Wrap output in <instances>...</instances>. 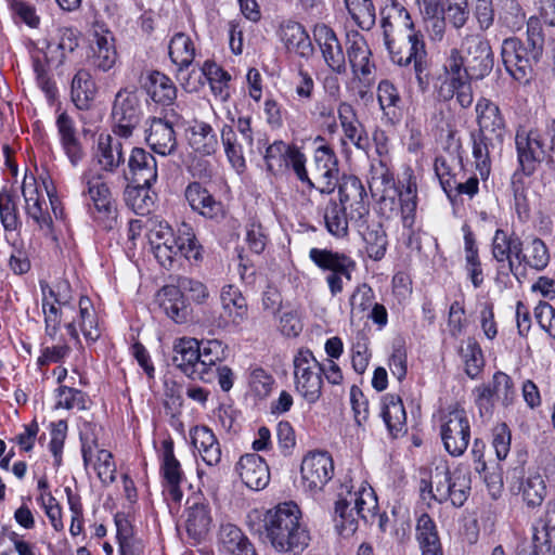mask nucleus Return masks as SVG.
Listing matches in <instances>:
<instances>
[{
	"label": "nucleus",
	"instance_id": "obj_2",
	"mask_svg": "<svg viewBox=\"0 0 555 555\" xmlns=\"http://www.w3.org/2000/svg\"><path fill=\"white\" fill-rule=\"evenodd\" d=\"M300 509L294 502H285L266 511L262 533L280 553H299L308 546L309 533L300 524Z\"/></svg>",
	"mask_w": 555,
	"mask_h": 555
},
{
	"label": "nucleus",
	"instance_id": "obj_3",
	"mask_svg": "<svg viewBox=\"0 0 555 555\" xmlns=\"http://www.w3.org/2000/svg\"><path fill=\"white\" fill-rule=\"evenodd\" d=\"M25 201V212L34 221L38 230L47 237L55 238L53 219L63 217V208L52 183L42 181L39 184L33 175H25L22 183Z\"/></svg>",
	"mask_w": 555,
	"mask_h": 555
},
{
	"label": "nucleus",
	"instance_id": "obj_42",
	"mask_svg": "<svg viewBox=\"0 0 555 555\" xmlns=\"http://www.w3.org/2000/svg\"><path fill=\"white\" fill-rule=\"evenodd\" d=\"M546 481L544 475L539 470H530L520 482L519 493L524 503L529 508L540 506L546 496Z\"/></svg>",
	"mask_w": 555,
	"mask_h": 555
},
{
	"label": "nucleus",
	"instance_id": "obj_19",
	"mask_svg": "<svg viewBox=\"0 0 555 555\" xmlns=\"http://www.w3.org/2000/svg\"><path fill=\"white\" fill-rule=\"evenodd\" d=\"M515 144L521 171L526 176L532 175L545 156L541 142L539 143L531 128L520 127L516 132Z\"/></svg>",
	"mask_w": 555,
	"mask_h": 555
},
{
	"label": "nucleus",
	"instance_id": "obj_62",
	"mask_svg": "<svg viewBox=\"0 0 555 555\" xmlns=\"http://www.w3.org/2000/svg\"><path fill=\"white\" fill-rule=\"evenodd\" d=\"M83 179L87 182V193L94 208L100 212H111L113 208L112 195L106 184L99 177L89 179L85 176Z\"/></svg>",
	"mask_w": 555,
	"mask_h": 555
},
{
	"label": "nucleus",
	"instance_id": "obj_7",
	"mask_svg": "<svg viewBox=\"0 0 555 555\" xmlns=\"http://www.w3.org/2000/svg\"><path fill=\"white\" fill-rule=\"evenodd\" d=\"M338 162L334 151L327 144L319 145L309 169L308 186L323 194H331L338 183Z\"/></svg>",
	"mask_w": 555,
	"mask_h": 555
},
{
	"label": "nucleus",
	"instance_id": "obj_18",
	"mask_svg": "<svg viewBox=\"0 0 555 555\" xmlns=\"http://www.w3.org/2000/svg\"><path fill=\"white\" fill-rule=\"evenodd\" d=\"M91 63L101 72H108L117 62L115 39L111 30L102 25L93 27L91 40Z\"/></svg>",
	"mask_w": 555,
	"mask_h": 555
},
{
	"label": "nucleus",
	"instance_id": "obj_16",
	"mask_svg": "<svg viewBox=\"0 0 555 555\" xmlns=\"http://www.w3.org/2000/svg\"><path fill=\"white\" fill-rule=\"evenodd\" d=\"M384 41L392 62L400 66L411 64L416 55L426 54L422 35L415 28Z\"/></svg>",
	"mask_w": 555,
	"mask_h": 555
},
{
	"label": "nucleus",
	"instance_id": "obj_4",
	"mask_svg": "<svg viewBox=\"0 0 555 555\" xmlns=\"http://www.w3.org/2000/svg\"><path fill=\"white\" fill-rule=\"evenodd\" d=\"M295 390L309 404L322 396V365L311 350L301 348L293 359Z\"/></svg>",
	"mask_w": 555,
	"mask_h": 555
},
{
	"label": "nucleus",
	"instance_id": "obj_57",
	"mask_svg": "<svg viewBox=\"0 0 555 555\" xmlns=\"http://www.w3.org/2000/svg\"><path fill=\"white\" fill-rule=\"evenodd\" d=\"M348 211L339 204L331 201L324 211V222L327 231L336 237H345L348 234Z\"/></svg>",
	"mask_w": 555,
	"mask_h": 555
},
{
	"label": "nucleus",
	"instance_id": "obj_56",
	"mask_svg": "<svg viewBox=\"0 0 555 555\" xmlns=\"http://www.w3.org/2000/svg\"><path fill=\"white\" fill-rule=\"evenodd\" d=\"M348 13L356 24L364 30L375 25L376 13L372 0H344Z\"/></svg>",
	"mask_w": 555,
	"mask_h": 555
},
{
	"label": "nucleus",
	"instance_id": "obj_61",
	"mask_svg": "<svg viewBox=\"0 0 555 555\" xmlns=\"http://www.w3.org/2000/svg\"><path fill=\"white\" fill-rule=\"evenodd\" d=\"M44 346L42 347L41 354L38 358L39 365H48L50 363H57L68 357L70 347L67 345L63 334L59 331L56 340H52L47 336Z\"/></svg>",
	"mask_w": 555,
	"mask_h": 555
},
{
	"label": "nucleus",
	"instance_id": "obj_38",
	"mask_svg": "<svg viewBox=\"0 0 555 555\" xmlns=\"http://www.w3.org/2000/svg\"><path fill=\"white\" fill-rule=\"evenodd\" d=\"M382 417L393 438L406 433V413L400 397L391 393L384 396Z\"/></svg>",
	"mask_w": 555,
	"mask_h": 555
},
{
	"label": "nucleus",
	"instance_id": "obj_52",
	"mask_svg": "<svg viewBox=\"0 0 555 555\" xmlns=\"http://www.w3.org/2000/svg\"><path fill=\"white\" fill-rule=\"evenodd\" d=\"M525 262L535 270H543L550 262V253L545 243L535 236L526 241L519 263Z\"/></svg>",
	"mask_w": 555,
	"mask_h": 555
},
{
	"label": "nucleus",
	"instance_id": "obj_50",
	"mask_svg": "<svg viewBox=\"0 0 555 555\" xmlns=\"http://www.w3.org/2000/svg\"><path fill=\"white\" fill-rule=\"evenodd\" d=\"M337 495L338 500L335 503L336 530L343 538H349L357 531L358 520L350 506V501L348 498H344V491H339Z\"/></svg>",
	"mask_w": 555,
	"mask_h": 555
},
{
	"label": "nucleus",
	"instance_id": "obj_63",
	"mask_svg": "<svg viewBox=\"0 0 555 555\" xmlns=\"http://www.w3.org/2000/svg\"><path fill=\"white\" fill-rule=\"evenodd\" d=\"M176 235V257L178 255L183 256L186 259H194L197 260L201 256L199 253V246L196 243L195 234L193 232V229L186 224L182 223L177 232Z\"/></svg>",
	"mask_w": 555,
	"mask_h": 555
},
{
	"label": "nucleus",
	"instance_id": "obj_8",
	"mask_svg": "<svg viewBox=\"0 0 555 555\" xmlns=\"http://www.w3.org/2000/svg\"><path fill=\"white\" fill-rule=\"evenodd\" d=\"M461 52L465 55L470 79H482L493 68V53L489 41L479 34H468L462 39Z\"/></svg>",
	"mask_w": 555,
	"mask_h": 555
},
{
	"label": "nucleus",
	"instance_id": "obj_45",
	"mask_svg": "<svg viewBox=\"0 0 555 555\" xmlns=\"http://www.w3.org/2000/svg\"><path fill=\"white\" fill-rule=\"evenodd\" d=\"M144 87L151 98L160 104L169 105L177 98V88L172 80L159 72L147 75Z\"/></svg>",
	"mask_w": 555,
	"mask_h": 555
},
{
	"label": "nucleus",
	"instance_id": "obj_15",
	"mask_svg": "<svg viewBox=\"0 0 555 555\" xmlns=\"http://www.w3.org/2000/svg\"><path fill=\"white\" fill-rule=\"evenodd\" d=\"M314 39L320 48L323 60L335 74H345L347 70L343 47L332 28L325 24H318L313 29Z\"/></svg>",
	"mask_w": 555,
	"mask_h": 555
},
{
	"label": "nucleus",
	"instance_id": "obj_24",
	"mask_svg": "<svg viewBox=\"0 0 555 555\" xmlns=\"http://www.w3.org/2000/svg\"><path fill=\"white\" fill-rule=\"evenodd\" d=\"M384 40L414 29V23L406 9L397 0H387L380 9Z\"/></svg>",
	"mask_w": 555,
	"mask_h": 555
},
{
	"label": "nucleus",
	"instance_id": "obj_48",
	"mask_svg": "<svg viewBox=\"0 0 555 555\" xmlns=\"http://www.w3.org/2000/svg\"><path fill=\"white\" fill-rule=\"evenodd\" d=\"M169 56L179 72L189 67L195 57L192 39L183 33L176 34L169 42Z\"/></svg>",
	"mask_w": 555,
	"mask_h": 555
},
{
	"label": "nucleus",
	"instance_id": "obj_47",
	"mask_svg": "<svg viewBox=\"0 0 555 555\" xmlns=\"http://www.w3.org/2000/svg\"><path fill=\"white\" fill-rule=\"evenodd\" d=\"M70 94L78 108L89 107L96 94V87L89 72L80 69L76 73L72 81Z\"/></svg>",
	"mask_w": 555,
	"mask_h": 555
},
{
	"label": "nucleus",
	"instance_id": "obj_51",
	"mask_svg": "<svg viewBox=\"0 0 555 555\" xmlns=\"http://www.w3.org/2000/svg\"><path fill=\"white\" fill-rule=\"evenodd\" d=\"M189 143L194 151L204 155L215 153L218 146L216 134L211 126L206 122H196L191 128Z\"/></svg>",
	"mask_w": 555,
	"mask_h": 555
},
{
	"label": "nucleus",
	"instance_id": "obj_58",
	"mask_svg": "<svg viewBox=\"0 0 555 555\" xmlns=\"http://www.w3.org/2000/svg\"><path fill=\"white\" fill-rule=\"evenodd\" d=\"M533 540L555 553V501L547 504L544 519L534 528Z\"/></svg>",
	"mask_w": 555,
	"mask_h": 555
},
{
	"label": "nucleus",
	"instance_id": "obj_32",
	"mask_svg": "<svg viewBox=\"0 0 555 555\" xmlns=\"http://www.w3.org/2000/svg\"><path fill=\"white\" fill-rule=\"evenodd\" d=\"M353 486L347 477L340 486L344 491V498H348L350 506L363 519L373 517L377 511L378 503L374 490L367 485H361L356 492H352Z\"/></svg>",
	"mask_w": 555,
	"mask_h": 555
},
{
	"label": "nucleus",
	"instance_id": "obj_35",
	"mask_svg": "<svg viewBox=\"0 0 555 555\" xmlns=\"http://www.w3.org/2000/svg\"><path fill=\"white\" fill-rule=\"evenodd\" d=\"M128 168L132 181L137 184L152 185L157 180V162L151 153L143 149L135 147L132 150Z\"/></svg>",
	"mask_w": 555,
	"mask_h": 555
},
{
	"label": "nucleus",
	"instance_id": "obj_5",
	"mask_svg": "<svg viewBox=\"0 0 555 555\" xmlns=\"http://www.w3.org/2000/svg\"><path fill=\"white\" fill-rule=\"evenodd\" d=\"M470 492V476L466 469L457 467L453 472L436 468L430 480V493L439 502L450 501L453 506H462Z\"/></svg>",
	"mask_w": 555,
	"mask_h": 555
},
{
	"label": "nucleus",
	"instance_id": "obj_21",
	"mask_svg": "<svg viewBox=\"0 0 555 555\" xmlns=\"http://www.w3.org/2000/svg\"><path fill=\"white\" fill-rule=\"evenodd\" d=\"M236 472L244 485L255 491L264 489L270 481L269 466L255 453L241 456L236 463Z\"/></svg>",
	"mask_w": 555,
	"mask_h": 555
},
{
	"label": "nucleus",
	"instance_id": "obj_13",
	"mask_svg": "<svg viewBox=\"0 0 555 555\" xmlns=\"http://www.w3.org/2000/svg\"><path fill=\"white\" fill-rule=\"evenodd\" d=\"M221 312L217 324L219 327H237L248 317V305L238 287L228 284L220 291L219 296Z\"/></svg>",
	"mask_w": 555,
	"mask_h": 555
},
{
	"label": "nucleus",
	"instance_id": "obj_28",
	"mask_svg": "<svg viewBox=\"0 0 555 555\" xmlns=\"http://www.w3.org/2000/svg\"><path fill=\"white\" fill-rule=\"evenodd\" d=\"M337 114L345 139L358 150L365 151L369 147V137L353 106L348 102H340Z\"/></svg>",
	"mask_w": 555,
	"mask_h": 555
},
{
	"label": "nucleus",
	"instance_id": "obj_1",
	"mask_svg": "<svg viewBox=\"0 0 555 555\" xmlns=\"http://www.w3.org/2000/svg\"><path fill=\"white\" fill-rule=\"evenodd\" d=\"M40 288L47 336L56 340L57 332L63 326L74 340L78 339V328L87 340L95 341L100 337L98 317L91 300L80 297L76 307L67 280H59L52 285L40 282Z\"/></svg>",
	"mask_w": 555,
	"mask_h": 555
},
{
	"label": "nucleus",
	"instance_id": "obj_33",
	"mask_svg": "<svg viewBox=\"0 0 555 555\" xmlns=\"http://www.w3.org/2000/svg\"><path fill=\"white\" fill-rule=\"evenodd\" d=\"M191 443L202 460L209 466H216L221 461V448L212 430L207 426H195L190 430Z\"/></svg>",
	"mask_w": 555,
	"mask_h": 555
},
{
	"label": "nucleus",
	"instance_id": "obj_30",
	"mask_svg": "<svg viewBox=\"0 0 555 555\" xmlns=\"http://www.w3.org/2000/svg\"><path fill=\"white\" fill-rule=\"evenodd\" d=\"M309 258L321 270L344 274L347 281L351 280V273L356 269V262L350 257L330 249L311 248Z\"/></svg>",
	"mask_w": 555,
	"mask_h": 555
},
{
	"label": "nucleus",
	"instance_id": "obj_14",
	"mask_svg": "<svg viewBox=\"0 0 555 555\" xmlns=\"http://www.w3.org/2000/svg\"><path fill=\"white\" fill-rule=\"evenodd\" d=\"M347 55L354 77L364 87H370L374 82L375 65L371 61L372 53L366 40L359 33L348 35Z\"/></svg>",
	"mask_w": 555,
	"mask_h": 555
},
{
	"label": "nucleus",
	"instance_id": "obj_41",
	"mask_svg": "<svg viewBox=\"0 0 555 555\" xmlns=\"http://www.w3.org/2000/svg\"><path fill=\"white\" fill-rule=\"evenodd\" d=\"M78 46V33L72 28H62L57 33L56 41L48 47L49 59L56 65H62L73 60Z\"/></svg>",
	"mask_w": 555,
	"mask_h": 555
},
{
	"label": "nucleus",
	"instance_id": "obj_44",
	"mask_svg": "<svg viewBox=\"0 0 555 555\" xmlns=\"http://www.w3.org/2000/svg\"><path fill=\"white\" fill-rule=\"evenodd\" d=\"M222 548L232 555H256V552L242 530L232 524L222 525L219 531Z\"/></svg>",
	"mask_w": 555,
	"mask_h": 555
},
{
	"label": "nucleus",
	"instance_id": "obj_17",
	"mask_svg": "<svg viewBox=\"0 0 555 555\" xmlns=\"http://www.w3.org/2000/svg\"><path fill=\"white\" fill-rule=\"evenodd\" d=\"M212 518L209 503L201 495H194L186 501L185 529L190 538L198 542L209 532Z\"/></svg>",
	"mask_w": 555,
	"mask_h": 555
},
{
	"label": "nucleus",
	"instance_id": "obj_31",
	"mask_svg": "<svg viewBox=\"0 0 555 555\" xmlns=\"http://www.w3.org/2000/svg\"><path fill=\"white\" fill-rule=\"evenodd\" d=\"M491 251L498 262H506L509 271H513V258L520 261L522 242L515 233L498 229L492 238Z\"/></svg>",
	"mask_w": 555,
	"mask_h": 555
},
{
	"label": "nucleus",
	"instance_id": "obj_40",
	"mask_svg": "<svg viewBox=\"0 0 555 555\" xmlns=\"http://www.w3.org/2000/svg\"><path fill=\"white\" fill-rule=\"evenodd\" d=\"M56 127L62 146L70 163L76 166L82 159L83 153L77 139L75 124L66 113H61L56 118Z\"/></svg>",
	"mask_w": 555,
	"mask_h": 555
},
{
	"label": "nucleus",
	"instance_id": "obj_26",
	"mask_svg": "<svg viewBox=\"0 0 555 555\" xmlns=\"http://www.w3.org/2000/svg\"><path fill=\"white\" fill-rule=\"evenodd\" d=\"M155 300L162 311L173 322L182 324L189 319L190 305L177 284L162 287L156 293Z\"/></svg>",
	"mask_w": 555,
	"mask_h": 555
},
{
	"label": "nucleus",
	"instance_id": "obj_10",
	"mask_svg": "<svg viewBox=\"0 0 555 555\" xmlns=\"http://www.w3.org/2000/svg\"><path fill=\"white\" fill-rule=\"evenodd\" d=\"M301 485L305 490L317 493L333 478L334 462L327 452H311L302 460Z\"/></svg>",
	"mask_w": 555,
	"mask_h": 555
},
{
	"label": "nucleus",
	"instance_id": "obj_43",
	"mask_svg": "<svg viewBox=\"0 0 555 555\" xmlns=\"http://www.w3.org/2000/svg\"><path fill=\"white\" fill-rule=\"evenodd\" d=\"M416 539L422 555H443L436 525L427 514L417 518Z\"/></svg>",
	"mask_w": 555,
	"mask_h": 555
},
{
	"label": "nucleus",
	"instance_id": "obj_22",
	"mask_svg": "<svg viewBox=\"0 0 555 555\" xmlns=\"http://www.w3.org/2000/svg\"><path fill=\"white\" fill-rule=\"evenodd\" d=\"M162 465L160 470L166 482L168 493L172 501L179 502L182 499L180 485L184 480L181 464L173 453V441L166 439L162 442Z\"/></svg>",
	"mask_w": 555,
	"mask_h": 555
},
{
	"label": "nucleus",
	"instance_id": "obj_23",
	"mask_svg": "<svg viewBox=\"0 0 555 555\" xmlns=\"http://www.w3.org/2000/svg\"><path fill=\"white\" fill-rule=\"evenodd\" d=\"M479 133L489 140L502 143L505 135V122L499 107L487 99H481L476 105Z\"/></svg>",
	"mask_w": 555,
	"mask_h": 555
},
{
	"label": "nucleus",
	"instance_id": "obj_64",
	"mask_svg": "<svg viewBox=\"0 0 555 555\" xmlns=\"http://www.w3.org/2000/svg\"><path fill=\"white\" fill-rule=\"evenodd\" d=\"M177 286L184 296L197 305H204L210 298V293L207 285L193 278L181 276L177 280Z\"/></svg>",
	"mask_w": 555,
	"mask_h": 555
},
{
	"label": "nucleus",
	"instance_id": "obj_54",
	"mask_svg": "<svg viewBox=\"0 0 555 555\" xmlns=\"http://www.w3.org/2000/svg\"><path fill=\"white\" fill-rule=\"evenodd\" d=\"M369 257L375 261L380 260L387 250V234L379 223L367 225L361 232Z\"/></svg>",
	"mask_w": 555,
	"mask_h": 555
},
{
	"label": "nucleus",
	"instance_id": "obj_11",
	"mask_svg": "<svg viewBox=\"0 0 555 555\" xmlns=\"http://www.w3.org/2000/svg\"><path fill=\"white\" fill-rule=\"evenodd\" d=\"M114 132L129 138L140 120V104L134 91L121 89L115 96L112 108Z\"/></svg>",
	"mask_w": 555,
	"mask_h": 555
},
{
	"label": "nucleus",
	"instance_id": "obj_9",
	"mask_svg": "<svg viewBox=\"0 0 555 555\" xmlns=\"http://www.w3.org/2000/svg\"><path fill=\"white\" fill-rule=\"evenodd\" d=\"M339 206L348 211L351 222L361 228L370 214L367 195L362 182L353 176L344 177L338 185Z\"/></svg>",
	"mask_w": 555,
	"mask_h": 555
},
{
	"label": "nucleus",
	"instance_id": "obj_25",
	"mask_svg": "<svg viewBox=\"0 0 555 555\" xmlns=\"http://www.w3.org/2000/svg\"><path fill=\"white\" fill-rule=\"evenodd\" d=\"M185 198L192 210L205 218L220 220L225 216L222 203L217 201L212 194L198 182H193L188 185Z\"/></svg>",
	"mask_w": 555,
	"mask_h": 555
},
{
	"label": "nucleus",
	"instance_id": "obj_36",
	"mask_svg": "<svg viewBox=\"0 0 555 555\" xmlns=\"http://www.w3.org/2000/svg\"><path fill=\"white\" fill-rule=\"evenodd\" d=\"M221 142L231 166L242 172L246 167L245 156L253 151V144H245L244 139L237 134L230 125L221 128Z\"/></svg>",
	"mask_w": 555,
	"mask_h": 555
},
{
	"label": "nucleus",
	"instance_id": "obj_59",
	"mask_svg": "<svg viewBox=\"0 0 555 555\" xmlns=\"http://www.w3.org/2000/svg\"><path fill=\"white\" fill-rule=\"evenodd\" d=\"M485 385L490 386V391L493 393L496 401L503 406L507 408L514 403L517 391L512 378L507 374L496 372L493 375L492 380Z\"/></svg>",
	"mask_w": 555,
	"mask_h": 555
},
{
	"label": "nucleus",
	"instance_id": "obj_60",
	"mask_svg": "<svg viewBox=\"0 0 555 555\" xmlns=\"http://www.w3.org/2000/svg\"><path fill=\"white\" fill-rule=\"evenodd\" d=\"M499 144L496 141H490L480 134L473 135V156L476 169L481 179H487L490 173V149Z\"/></svg>",
	"mask_w": 555,
	"mask_h": 555
},
{
	"label": "nucleus",
	"instance_id": "obj_6",
	"mask_svg": "<svg viewBox=\"0 0 555 555\" xmlns=\"http://www.w3.org/2000/svg\"><path fill=\"white\" fill-rule=\"evenodd\" d=\"M440 435L450 455L460 456L466 451L470 440V423L464 408L456 404L442 415Z\"/></svg>",
	"mask_w": 555,
	"mask_h": 555
},
{
	"label": "nucleus",
	"instance_id": "obj_49",
	"mask_svg": "<svg viewBox=\"0 0 555 555\" xmlns=\"http://www.w3.org/2000/svg\"><path fill=\"white\" fill-rule=\"evenodd\" d=\"M151 186L152 185L140 183L126 190V203L137 215L144 216L153 210L155 206L156 194L151 191Z\"/></svg>",
	"mask_w": 555,
	"mask_h": 555
},
{
	"label": "nucleus",
	"instance_id": "obj_29",
	"mask_svg": "<svg viewBox=\"0 0 555 555\" xmlns=\"http://www.w3.org/2000/svg\"><path fill=\"white\" fill-rule=\"evenodd\" d=\"M93 155L101 169L107 172H114L125 160L121 141L109 133L99 134Z\"/></svg>",
	"mask_w": 555,
	"mask_h": 555
},
{
	"label": "nucleus",
	"instance_id": "obj_37",
	"mask_svg": "<svg viewBox=\"0 0 555 555\" xmlns=\"http://www.w3.org/2000/svg\"><path fill=\"white\" fill-rule=\"evenodd\" d=\"M280 38L285 48L300 57L308 59L313 53V46L306 29L295 22H287L281 26Z\"/></svg>",
	"mask_w": 555,
	"mask_h": 555
},
{
	"label": "nucleus",
	"instance_id": "obj_34",
	"mask_svg": "<svg viewBox=\"0 0 555 555\" xmlns=\"http://www.w3.org/2000/svg\"><path fill=\"white\" fill-rule=\"evenodd\" d=\"M446 79L438 89V95L442 100L452 99V88L456 83L468 81L469 74L466 70V64L462 52L454 48L451 50L444 64Z\"/></svg>",
	"mask_w": 555,
	"mask_h": 555
},
{
	"label": "nucleus",
	"instance_id": "obj_46",
	"mask_svg": "<svg viewBox=\"0 0 555 555\" xmlns=\"http://www.w3.org/2000/svg\"><path fill=\"white\" fill-rule=\"evenodd\" d=\"M199 379L209 380L214 366L225 358V348L217 339L201 340Z\"/></svg>",
	"mask_w": 555,
	"mask_h": 555
},
{
	"label": "nucleus",
	"instance_id": "obj_39",
	"mask_svg": "<svg viewBox=\"0 0 555 555\" xmlns=\"http://www.w3.org/2000/svg\"><path fill=\"white\" fill-rule=\"evenodd\" d=\"M82 457L85 465H91L102 482L109 483L115 480L116 465L109 451L98 449L96 447L83 446Z\"/></svg>",
	"mask_w": 555,
	"mask_h": 555
},
{
	"label": "nucleus",
	"instance_id": "obj_27",
	"mask_svg": "<svg viewBox=\"0 0 555 555\" xmlns=\"http://www.w3.org/2000/svg\"><path fill=\"white\" fill-rule=\"evenodd\" d=\"M145 140L149 146L162 156L170 155L177 147V138L172 125L157 117L150 119Z\"/></svg>",
	"mask_w": 555,
	"mask_h": 555
},
{
	"label": "nucleus",
	"instance_id": "obj_20",
	"mask_svg": "<svg viewBox=\"0 0 555 555\" xmlns=\"http://www.w3.org/2000/svg\"><path fill=\"white\" fill-rule=\"evenodd\" d=\"M172 363L188 377L199 379L201 343L196 338L181 337L172 346Z\"/></svg>",
	"mask_w": 555,
	"mask_h": 555
},
{
	"label": "nucleus",
	"instance_id": "obj_53",
	"mask_svg": "<svg viewBox=\"0 0 555 555\" xmlns=\"http://www.w3.org/2000/svg\"><path fill=\"white\" fill-rule=\"evenodd\" d=\"M202 78H206L210 85L211 91L225 101L229 98L228 82L230 75L212 61H205L199 69Z\"/></svg>",
	"mask_w": 555,
	"mask_h": 555
},
{
	"label": "nucleus",
	"instance_id": "obj_12",
	"mask_svg": "<svg viewBox=\"0 0 555 555\" xmlns=\"http://www.w3.org/2000/svg\"><path fill=\"white\" fill-rule=\"evenodd\" d=\"M501 54L506 70L518 81H528L531 62L540 57L514 37L503 41Z\"/></svg>",
	"mask_w": 555,
	"mask_h": 555
},
{
	"label": "nucleus",
	"instance_id": "obj_55",
	"mask_svg": "<svg viewBox=\"0 0 555 555\" xmlns=\"http://www.w3.org/2000/svg\"><path fill=\"white\" fill-rule=\"evenodd\" d=\"M375 302V294L367 284L358 285L349 298L350 320H362Z\"/></svg>",
	"mask_w": 555,
	"mask_h": 555
}]
</instances>
